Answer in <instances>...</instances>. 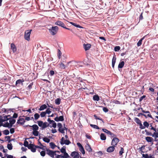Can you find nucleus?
<instances>
[{"label":"nucleus","instance_id":"nucleus-1","mask_svg":"<svg viewBox=\"0 0 158 158\" xmlns=\"http://www.w3.org/2000/svg\"><path fill=\"white\" fill-rule=\"evenodd\" d=\"M140 109L143 113H139L137 115L138 116H144L146 118L149 117L152 118H153L149 111L144 110L142 108H140Z\"/></svg>","mask_w":158,"mask_h":158},{"label":"nucleus","instance_id":"nucleus-2","mask_svg":"<svg viewBox=\"0 0 158 158\" xmlns=\"http://www.w3.org/2000/svg\"><path fill=\"white\" fill-rule=\"evenodd\" d=\"M58 29V27L55 26L52 27L50 29H49V31L51 35H53L56 34Z\"/></svg>","mask_w":158,"mask_h":158},{"label":"nucleus","instance_id":"nucleus-3","mask_svg":"<svg viewBox=\"0 0 158 158\" xmlns=\"http://www.w3.org/2000/svg\"><path fill=\"white\" fill-rule=\"evenodd\" d=\"M31 31L32 30H26L25 32L24 39L28 41L30 40V35Z\"/></svg>","mask_w":158,"mask_h":158},{"label":"nucleus","instance_id":"nucleus-4","mask_svg":"<svg viewBox=\"0 0 158 158\" xmlns=\"http://www.w3.org/2000/svg\"><path fill=\"white\" fill-rule=\"evenodd\" d=\"M64 138L63 137L61 138L60 142V144L62 145L64 144L68 145L71 143V142L69 140L66 139L65 142H64Z\"/></svg>","mask_w":158,"mask_h":158},{"label":"nucleus","instance_id":"nucleus-5","mask_svg":"<svg viewBox=\"0 0 158 158\" xmlns=\"http://www.w3.org/2000/svg\"><path fill=\"white\" fill-rule=\"evenodd\" d=\"M46 151L47 154L52 157H54V155H56V154L55 153V152L47 148L46 149Z\"/></svg>","mask_w":158,"mask_h":158},{"label":"nucleus","instance_id":"nucleus-6","mask_svg":"<svg viewBox=\"0 0 158 158\" xmlns=\"http://www.w3.org/2000/svg\"><path fill=\"white\" fill-rule=\"evenodd\" d=\"M111 142V145L114 146L116 147L117 144L119 141V139L116 137H113Z\"/></svg>","mask_w":158,"mask_h":158},{"label":"nucleus","instance_id":"nucleus-7","mask_svg":"<svg viewBox=\"0 0 158 158\" xmlns=\"http://www.w3.org/2000/svg\"><path fill=\"white\" fill-rule=\"evenodd\" d=\"M57 127H59L58 131L60 133L64 134V131L65 129L64 128H62V125L60 123H58L57 124Z\"/></svg>","mask_w":158,"mask_h":158},{"label":"nucleus","instance_id":"nucleus-8","mask_svg":"<svg viewBox=\"0 0 158 158\" xmlns=\"http://www.w3.org/2000/svg\"><path fill=\"white\" fill-rule=\"evenodd\" d=\"M25 122V120L23 118H19L18 120L17 123L21 125H23Z\"/></svg>","mask_w":158,"mask_h":158},{"label":"nucleus","instance_id":"nucleus-9","mask_svg":"<svg viewBox=\"0 0 158 158\" xmlns=\"http://www.w3.org/2000/svg\"><path fill=\"white\" fill-rule=\"evenodd\" d=\"M55 24L56 25L60 26L63 28L65 26L64 23L60 21H58L56 22L55 23Z\"/></svg>","mask_w":158,"mask_h":158},{"label":"nucleus","instance_id":"nucleus-10","mask_svg":"<svg viewBox=\"0 0 158 158\" xmlns=\"http://www.w3.org/2000/svg\"><path fill=\"white\" fill-rule=\"evenodd\" d=\"M115 147L114 146H113L109 147L107 149V152L109 153H110L113 152L115 149Z\"/></svg>","mask_w":158,"mask_h":158},{"label":"nucleus","instance_id":"nucleus-11","mask_svg":"<svg viewBox=\"0 0 158 158\" xmlns=\"http://www.w3.org/2000/svg\"><path fill=\"white\" fill-rule=\"evenodd\" d=\"M54 119L56 122L62 121L64 120V117L63 116H60L59 117H56L54 118Z\"/></svg>","mask_w":158,"mask_h":158},{"label":"nucleus","instance_id":"nucleus-12","mask_svg":"<svg viewBox=\"0 0 158 158\" xmlns=\"http://www.w3.org/2000/svg\"><path fill=\"white\" fill-rule=\"evenodd\" d=\"M10 48L13 50V52H15L17 51V48L15 45L13 43L10 44Z\"/></svg>","mask_w":158,"mask_h":158},{"label":"nucleus","instance_id":"nucleus-13","mask_svg":"<svg viewBox=\"0 0 158 158\" xmlns=\"http://www.w3.org/2000/svg\"><path fill=\"white\" fill-rule=\"evenodd\" d=\"M85 149L89 152H92V149L90 146L89 143H87L85 146Z\"/></svg>","mask_w":158,"mask_h":158},{"label":"nucleus","instance_id":"nucleus-14","mask_svg":"<svg viewBox=\"0 0 158 158\" xmlns=\"http://www.w3.org/2000/svg\"><path fill=\"white\" fill-rule=\"evenodd\" d=\"M116 56L114 55L112 59V67L113 69L114 68V66L116 62Z\"/></svg>","mask_w":158,"mask_h":158},{"label":"nucleus","instance_id":"nucleus-15","mask_svg":"<svg viewBox=\"0 0 158 158\" xmlns=\"http://www.w3.org/2000/svg\"><path fill=\"white\" fill-rule=\"evenodd\" d=\"M36 148H40V149H43L42 148H41V147H40V146H35V145L34 147H33L32 148H31V151L32 152H35L36 151Z\"/></svg>","mask_w":158,"mask_h":158},{"label":"nucleus","instance_id":"nucleus-16","mask_svg":"<svg viewBox=\"0 0 158 158\" xmlns=\"http://www.w3.org/2000/svg\"><path fill=\"white\" fill-rule=\"evenodd\" d=\"M145 139L148 142H153V138L149 136L146 137Z\"/></svg>","mask_w":158,"mask_h":158},{"label":"nucleus","instance_id":"nucleus-17","mask_svg":"<svg viewBox=\"0 0 158 158\" xmlns=\"http://www.w3.org/2000/svg\"><path fill=\"white\" fill-rule=\"evenodd\" d=\"M49 124H48L46 122L43 123V124L42 126V129H44L47 127H49Z\"/></svg>","mask_w":158,"mask_h":158},{"label":"nucleus","instance_id":"nucleus-18","mask_svg":"<svg viewBox=\"0 0 158 158\" xmlns=\"http://www.w3.org/2000/svg\"><path fill=\"white\" fill-rule=\"evenodd\" d=\"M10 115H8V116H4L3 118H1L0 119V121H1V122H4L6 121H7L9 119V118H7L8 117L10 116Z\"/></svg>","mask_w":158,"mask_h":158},{"label":"nucleus","instance_id":"nucleus-19","mask_svg":"<svg viewBox=\"0 0 158 158\" xmlns=\"http://www.w3.org/2000/svg\"><path fill=\"white\" fill-rule=\"evenodd\" d=\"M24 81V80L23 79H22V80H21V79L18 80L16 81V85L17 86H19L21 83L23 84V82Z\"/></svg>","mask_w":158,"mask_h":158},{"label":"nucleus","instance_id":"nucleus-20","mask_svg":"<svg viewBox=\"0 0 158 158\" xmlns=\"http://www.w3.org/2000/svg\"><path fill=\"white\" fill-rule=\"evenodd\" d=\"M84 48L85 51L88 50L90 48L91 45L89 44H86L84 45Z\"/></svg>","mask_w":158,"mask_h":158},{"label":"nucleus","instance_id":"nucleus-21","mask_svg":"<svg viewBox=\"0 0 158 158\" xmlns=\"http://www.w3.org/2000/svg\"><path fill=\"white\" fill-rule=\"evenodd\" d=\"M31 127H32L33 131L38 130L39 128L38 126L36 124H34L32 126H31Z\"/></svg>","mask_w":158,"mask_h":158},{"label":"nucleus","instance_id":"nucleus-22","mask_svg":"<svg viewBox=\"0 0 158 158\" xmlns=\"http://www.w3.org/2000/svg\"><path fill=\"white\" fill-rule=\"evenodd\" d=\"M47 108V106L45 104H43L40 106V108L39 109V110L40 111L43 110L45 109H46Z\"/></svg>","mask_w":158,"mask_h":158},{"label":"nucleus","instance_id":"nucleus-23","mask_svg":"<svg viewBox=\"0 0 158 158\" xmlns=\"http://www.w3.org/2000/svg\"><path fill=\"white\" fill-rule=\"evenodd\" d=\"M16 120L14 119H11L9 120V124H10V127L12 126V125L15 122Z\"/></svg>","mask_w":158,"mask_h":158},{"label":"nucleus","instance_id":"nucleus-24","mask_svg":"<svg viewBox=\"0 0 158 158\" xmlns=\"http://www.w3.org/2000/svg\"><path fill=\"white\" fill-rule=\"evenodd\" d=\"M124 62L123 61H122L120 62L118 65V68H122L123 67L124 65Z\"/></svg>","mask_w":158,"mask_h":158},{"label":"nucleus","instance_id":"nucleus-25","mask_svg":"<svg viewBox=\"0 0 158 158\" xmlns=\"http://www.w3.org/2000/svg\"><path fill=\"white\" fill-rule=\"evenodd\" d=\"M93 99L94 100L97 101L100 100L99 97L98 95H94L93 97Z\"/></svg>","mask_w":158,"mask_h":158},{"label":"nucleus","instance_id":"nucleus-26","mask_svg":"<svg viewBox=\"0 0 158 158\" xmlns=\"http://www.w3.org/2000/svg\"><path fill=\"white\" fill-rule=\"evenodd\" d=\"M100 138L102 140H105L106 139V137L104 133H101L100 135Z\"/></svg>","mask_w":158,"mask_h":158},{"label":"nucleus","instance_id":"nucleus-27","mask_svg":"<svg viewBox=\"0 0 158 158\" xmlns=\"http://www.w3.org/2000/svg\"><path fill=\"white\" fill-rule=\"evenodd\" d=\"M70 23L72 25H73L76 27H78L79 28H82V27L81 26H80V25H79L78 24H77L75 23H73L72 22H70Z\"/></svg>","mask_w":158,"mask_h":158},{"label":"nucleus","instance_id":"nucleus-28","mask_svg":"<svg viewBox=\"0 0 158 158\" xmlns=\"http://www.w3.org/2000/svg\"><path fill=\"white\" fill-rule=\"evenodd\" d=\"M134 121L138 124H139L141 123L140 120L138 118L135 117L134 118Z\"/></svg>","mask_w":158,"mask_h":158},{"label":"nucleus","instance_id":"nucleus-29","mask_svg":"<svg viewBox=\"0 0 158 158\" xmlns=\"http://www.w3.org/2000/svg\"><path fill=\"white\" fill-rule=\"evenodd\" d=\"M61 99L60 98H57L55 100V103L56 104L59 105L60 103Z\"/></svg>","mask_w":158,"mask_h":158},{"label":"nucleus","instance_id":"nucleus-30","mask_svg":"<svg viewBox=\"0 0 158 158\" xmlns=\"http://www.w3.org/2000/svg\"><path fill=\"white\" fill-rule=\"evenodd\" d=\"M143 125L144 127V129L146 127L148 128L149 126V124L147 121H144L143 123Z\"/></svg>","mask_w":158,"mask_h":158},{"label":"nucleus","instance_id":"nucleus-31","mask_svg":"<svg viewBox=\"0 0 158 158\" xmlns=\"http://www.w3.org/2000/svg\"><path fill=\"white\" fill-rule=\"evenodd\" d=\"M3 126L4 127H7L9 128H10L11 127H10V124L8 122H6L5 124H4L3 125Z\"/></svg>","mask_w":158,"mask_h":158},{"label":"nucleus","instance_id":"nucleus-32","mask_svg":"<svg viewBox=\"0 0 158 158\" xmlns=\"http://www.w3.org/2000/svg\"><path fill=\"white\" fill-rule=\"evenodd\" d=\"M145 132H146V135L152 136L153 134L151 132L148 131L147 130H145Z\"/></svg>","mask_w":158,"mask_h":158},{"label":"nucleus","instance_id":"nucleus-33","mask_svg":"<svg viewBox=\"0 0 158 158\" xmlns=\"http://www.w3.org/2000/svg\"><path fill=\"white\" fill-rule=\"evenodd\" d=\"M34 119L35 120H37L40 117V115L37 113H35L34 115Z\"/></svg>","mask_w":158,"mask_h":158},{"label":"nucleus","instance_id":"nucleus-34","mask_svg":"<svg viewBox=\"0 0 158 158\" xmlns=\"http://www.w3.org/2000/svg\"><path fill=\"white\" fill-rule=\"evenodd\" d=\"M107 134L108 135H110L112 138L114 137H116V136L115 135L111 133L110 131H109V132L108 133V134Z\"/></svg>","mask_w":158,"mask_h":158},{"label":"nucleus","instance_id":"nucleus-35","mask_svg":"<svg viewBox=\"0 0 158 158\" xmlns=\"http://www.w3.org/2000/svg\"><path fill=\"white\" fill-rule=\"evenodd\" d=\"M39 132L38 131V130H36L33 131L32 132V134L35 136H38L39 135Z\"/></svg>","mask_w":158,"mask_h":158},{"label":"nucleus","instance_id":"nucleus-36","mask_svg":"<svg viewBox=\"0 0 158 158\" xmlns=\"http://www.w3.org/2000/svg\"><path fill=\"white\" fill-rule=\"evenodd\" d=\"M150 156H152L151 154L149 156L148 154H142V157L144 158H150Z\"/></svg>","mask_w":158,"mask_h":158},{"label":"nucleus","instance_id":"nucleus-37","mask_svg":"<svg viewBox=\"0 0 158 158\" xmlns=\"http://www.w3.org/2000/svg\"><path fill=\"white\" fill-rule=\"evenodd\" d=\"M50 145L51 148L52 149H54V148L56 146V145L55 144L52 142H51L50 143Z\"/></svg>","mask_w":158,"mask_h":158},{"label":"nucleus","instance_id":"nucleus-38","mask_svg":"<svg viewBox=\"0 0 158 158\" xmlns=\"http://www.w3.org/2000/svg\"><path fill=\"white\" fill-rule=\"evenodd\" d=\"M43 140L45 142L47 143H49L50 141V139L46 137L44 138Z\"/></svg>","mask_w":158,"mask_h":158},{"label":"nucleus","instance_id":"nucleus-39","mask_svg":"<svg viewBox=\"0 0 158 158\" xmlns=\"http://www.w3.org/2000/svg\"><path fill=\"white\" fill-rule=\"evenodd\" d=\"M66 147L63 146L60 149V152L62 153H64L66 152Z\"/></svg>","mask_w":158,"mask_h":158},{"label":"nucleus","instance_id":"nucleus-40","mask_svg":"<svg viewBox=\"0 0 158 158\" xmlns=\"http://www.w3.org/2000/svg\"><path fill=\"white\" fill-rule=\"evenodd\" d=\"M37 123L38 126L40 127H42V126L43 124V122L42 121H37Z\"/></svg>","mask_w":158,"mask_h":158},{"label":"nucleus","instance_id":"nucleus-41","mask_svg":"<svg viewBox=\"0 0 158 158\" xmlns=\"http://www.w3.org/2000/svg\"><path fill=\"white\" fill-rule=\"evenodd\" d=\"M143 39V38L139 40V41H138L137 44V45L138 46H139L142 44V41Z\"/></svg>","mask_w":158,"mask_h":158},{"label":"nucleus","instance_id":"nucleus-42","mask_svg":"<svg viewBox=\"0 0 158 158\" xmlns=\"http://www.w3.org/2000/svg\"><path fill=\"white\" fill-rule=\"evenodd\" d=\"M60 66L61 69H64L65 68V65L63 63H62L61 62L59 64Z\"/></svg>","mask_w":158,"mask_h":158},{"label":"nucleus","instance_id":"nucleus-43","mask_svg":"<svg viewBox=\"0 0 158 158\" xmlns=\"http://www.w3.org/2000/svg\"><path fill=\"white\" fill-rule=\"evenodd\" d=\"M46 114V113L45 111L42 112H41L40 115L41 117L43 118L44 117Z\"/></svg>","mask_w":158,"mask_h":158},{"label":"nucleus","instance_id":"nucleus-44","mask_svg":"<svg viewBox=\"0 0 158 158\" xmlns=\"http://www.w3.org/2000/svg\"><path fill=\"white\" fill-rule=\"evenodd\" d=\"M90 126L91 127H92L93 128H95V129H99V127L95 125L90 124Z\"/></svg>","mask_w":158,"mask_h":158},{"label":"nucleus","instance_id":"nucleus-45","mask_svg":"<svg viewBox=\"0 0 158 158\" xmlns=\"http://www.w3.org/2000/svg\"><path fill=\"white\" fill-rule=\"evenodd\" d=\"M7 147L8 149L10 150L12 149L13 148V146L11 143L7 144Z\"/></svg>","mask_w":158,"mask_h":158},{"label":"nucleus","instance_id":"nucleus-46","mask_svg":"<svg viewBox=\"0 0 158 158\" xmlns=\"http://www.w3.org/2000/svg\"><path fill=\"white\" fill-rule=\"evenodd\" d=\"M57 56L59 59H60L61 56V52L59 49H58V53L57 54Z\"/></svg>","mask_w":158,"mask_h":158},{"label":"nucleus","instance_id":"nucleus-47","mask_svg":"<svg viewBox=\"0 0 158 158\" xmlns=\"http://www.w3.org/2000/svg\"><path fill=\"white\" fill-rule=\"evenodd\" d=\"M79 149L81 152L83 154H85V150L83 147H82L80 148Z\"/></svg>","mask_w":158,"mask_h":158},{"label":"nucleus","instance_id":"nucleus-48","mask_svg":"<svg viewBox=\"0 0 158 158\" xmlns=\"http://www.w3.org/2000/svg\"><path fill=\"white\" fill-rule=\"evenodd\" d=\"M3 133L5 135H8L9 134V131L8 130H5L3 131Z\"/></svg>","mask_w":158,"mask_h":158},{"label":"nucleus","instance_id":"nucleus-49","mask_svg":"<svg viewBox=\"0 0 158 158\" xmlns=\"http://www.w3.org/2000/svg\"><path fill=\"white\" fill-rule=\"evenodd\" d=\"M120 49V47L119 46H116L114 48V50L116 51H118Z\"/></svg>","mask_w":158,"mask_h":158},{"label":"nucleus","instance_id":"nucleus-50","mask_svg":"<svg viewBox=\"0 0 158 158\" xmlns=\"http://www.w3.org/2000/svg\"><path fill=\"white\" fill-rule=\"evenodd\" d=\"M124 149L123 148L121 147V150L119 152V154L120 156H121L123 154V153L124 152Z\"/></svg>","mask_w":158,"mask_h":158},{"label":"nucleus","instance_id":"nucleus-51","mask_svg":"<svg viewBox=\"0 0 158 158\" xmlns=\"http://www.w3.org/2000/svg\"><path fill=\"white\" fill-rule=\"evenodd\" d=\"M34 146L35 145L33 144L30 143L28 145L27 148L29 149H31V148H32L33 147H34Z\"/></svg>","mask_w":158,"mask_h":158},{"label":"nucleus","instance_id":"nucleus-52","mask_svg":"<svg viewBox=\"0 0 158 158\" xmlns=\"http://www.w3.org/2000/svg\"><path fill=\"white\" fill-rule=\"evenodd\" d=\"M23 145L24 146L27 147L29 144H28V142L25 140L24 142Z\"/></svg>","mask_w":158,"mask_h":158},{"label":"nucleus","instance_id":"nucleus-53","mask_svg":"<svg viewBox=\"0 0 158 158\" xmlns=\"http://www.w3.org/2000/svg\"><path fill=\"white\" fill-rule=\"evenodd\" d=\"M47 121L49 122V123L48 124H52L53 123L54 121L53 120H51V119L49 118H48V119H47Z\"/></svg>","mask_w":158,"mask_h":158},{"label":"nucleus","instance_id":"nucleus-54","mask_svg":"<svg viewBox=\"0 0 158 158\" xmlns=\"http://www.w3.org/2000/svg\"><path fill=\"white\" fill-rule=\"evenodd\" d=\"M45 112L46 114H49L51 112V111L50 109L48 108L46 110Z\"/></svg>","mask_w":158,"mask_h":158},{"label":"nucleus","instance_id":"nucleus-55","mask_svg":"<svg viewBox=\"0 0 158 158\" xmlns=\"http://www.w3.org/2000/svg\"><path fill=\"white\" fill-rule=\"evenodd\" d=\"M77 152L74 151L71 154V156L74 157L76 155V154L77 153Z\"/></svg>","mask_w":158,"mask_h":158},{"label":"nucleus","instance_id":"nucleus-56","mask_svg":"<svg viewBox=\"0 0 158 158\" xmlns=\"http://www.w3.org/2000/svg\"><path fill=\"white\" fill-rule=\"evenodd\" d=\"M94 116L95 118L96 119H99V120H100L101 121H102L103 122V119L102 118H98L97 116V115H96V114H94Z\"/></svg>","mask_w":158,"mask_h":158},{"label":"nucleus","instance_id":"nucleus-57","mask_svg":"<svg viewBox=\"0 0 158 158\" xmlns=\"http://www.w3.org/2000/svg\"><path fill=\"white\" fill-rule=\"evenodd\" d=\"M155 136L156 138H158V132H154L153 134L152 137Z\"/></svg>","mask_w":158,"mask_h":158},{"label":"nucleus","instance_id":"nucleus-58","mask_svg":"<svg viewBox=\"0 0 158 158\" xmlns=\"http://www.w3.org/2000/svg\"><path fill=\"white\" fill-rule=\"evenodd\" d=\"M56 157H58V158H67V157H65L64 156H63V155H57L56 156Z\"/></svg>","mask_w":158,"mask_h":158},{"label":"nucleus","instance_id":"nucleus-59","mask_svg":"<svg viewBox=\"0 0 158 158\" xmlns=\"http://www.w3.org/2000/svg\"><path fill=\"white\" fill-rule=\"evenodd\" d=\"M113 102L114 103H115L116 104H120V102L118 100H114V101H113Z\"/></svg>","mask_w":158,"mask_h":158},{"label":"nucleus","instance_id":"nucleus-60","mask_svg":"<svg viewBox=\"0 0 158 158\" xmlns=\"http://www.w3.org/2000/svg\"><path fill=\"white\" fill-rule=\"evenodd\" d=\"M40 155L42 156H44L45 155V152L44 151H42L40 152Z\"/></svg>","mask_w":158,"mask_h":158},{"label":"nucleus","instance_id":"nucleus-61","mask_svg":"<svg viewBox=\"0 0 158 158\" xmlns=\"http://www.w3.org/2000/svg\"><path fill=\"white\" fill-rule=\"evenodd\" d=\"M139 128L142 129H144V126H143L142 124L141 123H140L139 124Z\"/></svg>","mask_w":158,"mask_h":158},{"label":"nucleus","instance_id":"nucleus-62","mask_svg":"<svg viewBox=\"0 0 158 158\" xmlns=\"http://www.w3.org/2000/svg\"><path fill=\"white\" fill-rule=\"evenodd\" d=\"M103 110L105 112H107L108 111V109L106 107H103Z\"/></svg>","mask_w":158,"mask_h":158},{"label":"nucleus","instance_id":"nucleus-63","mask_svg":"<svg viewBox=\"0 0 158 158\" xmlns=\"http://www.w3.org/2000/svg\"><path fill=\"white\" fill-rule=\"evenodd\" d=\"M7 139L6 141H8V142H10L11 140L10 139V137L9 136H6L5 137Z\"/></svg>","mask_w":158,"mask_h":158},{"label":"nucleus","instance_id":"nucleus-64","mask_svg":"<svg viewBox=\"0 0 158 158\" xmlns=\"http://www.w3.org/2000/svg\"><path fill=\"white\" fill-rule=\"evenodd\" d=\"M64 156L67 158L69 157V154L67 152H66L64 153Z\"/></svg>","mask_w":158,"mask_h":158}]
</instances>
